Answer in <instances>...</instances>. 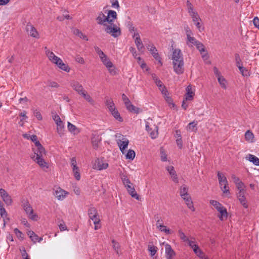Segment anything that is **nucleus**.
Returning <instances> with one entry per match:
<instances>
[{
    "instance_id": "nucleus-1",
    "label": "nucleus",
    "mask_w": 259,
    "mask_h": 259,
    "mask_svg": "<svg viewBox=\"0 0 259 259\" xmlns=\"http://www.w3.org/2000/svg\"><path fill=\"white\" fill-rule=\"evenodd\" d=\"M210 204L220 212V215L219 216V218L220 220L223 221L224 218L226 219L227 218L228 212L227 209L221 203L216 200H210Z\"/></svg>"
},
{
    "instance_id": "nucleus-2",
    "label": "nucleus",
    "mask_w": 259,
    "mask_h": 259,
    "mask_svg": "<svg viewBox=\"0 0 259 259\" xmlns=\"http://www.w3.org/2000/svg\"><path fill=\"white\" fill-rule=\"evenodd\" d=\"M105 29V31L110 34L114 37H117L121 35V30L119 27L114 24H110V25H106Z\"/></svg>"
},
{
    "instance_id": "nucleus-3",
    "label": "nucleus",
    "mask_w": 259,
    "mask_h": 259,
    "mask_svg": "<svg viewBox=\"0 0 259 259\" xmlns=\"http://www.w3.org/2000/svg\"><path fill=\"white\" fill-rule=\"evenodd\" d=\"M23 207L30 219L33 221H36L37 220V215L33 213V210L28 202H24L23 204Z\"/></svg>"
},
{
    "instance_id": "nucleus-4",
    "label": "nucleus",
    "mask_w": 259,
    "mask_h": 259,
    "mask_svg": "<svg viewBox=\"0 0 259 259\" xmlns=\"http://www.w3.org/2000/svg\"><path fill=\"white\" fill-rule=\"evenodd\" d=\"M146 130L150 134L152 139H155L158 135V127L154 124H150L149 122H146Z\"/></svg>"
},
{
    "instance_id": "nucleus-5",
    "label": "nucleus",
    "mask_w": 259,
    "mask_h": 259,
    "mask_svg": "<svg viewBox=\"0 0 259 259\" xmlns=\"http://www.w3.org/2000/svg\"><path fill=\"white\" fill-rule=\"evenodd\" d=\"M53 119L57 124V132L61 137L63 135L64 126L59 116L55 114L53 116Z\"/></svg>"
},
{
    "instance_id": "nucleus-6",
    "label": "nucleus",
    "mask_w": 259,
    "mask_h": 259,
    "mask_svg": "<svg viewBox=\"0 0 259 259\" xmlns=\"http://www.w3.org/2000/svg\"><path fill=\"white\" fill-rule=\"evenodd\" d=\"M171 59L172 60V63L184 61L183 55L180 49H173Z\"/></svg>"
},
{
    "instance_id": "nucleus-7",
    "label": "nucleus",
    "mask_w": 259,
    "mask_h": 259,
    "mask_svg": "<svg viewBox=\"0 0 259 259\" xmlns=\"http://www.w3.org/2000/svg\"><path fill=\"white\" fill-rule=\"evenodd\" d=\"M26 31L27 34L31 37L38 38L39 34L35 28L31 24L28 23L26 26Z\"/></svg>"
},
{
    "instance_id": "nucleus-8",
    "label": "nucleus",
    "mask_w": 259,
    "mask_h": 259,
    "mask_svg": "<svg viewBox=\"0 0 259 259\" xmlns=\"http://www.w3.org/2000/svg\"><path fill=\"white\" fill-rule=\"evenodd\" d=\"M0 195L3 201L7 205H11L12 203L11 197L8 194L6 191L3 189H0Z\"/></svg>"
},
{
    "instance_id": "nucleus-9",
    "label": "nucleus",
    "mask_w": 259,
    "mask_h": 259,
    "mask_svg": "<svg viewBox=\"0 0 259 259\" xmlns=\"http://www.w3.org/2000/svg\"><path fill=\"white\" fill-rule=\"evenodd\" d=\"M108 167V164L104 162L102 159L98 158L96 160L94 164L93 165V168L99 170L105 169Z\"/></svg>"
},
{
    "instance_id": "nucleus-10",
    "label": "nucleus",
    "mask_w": 259,
    "mask_h": 259,
    "mask_svg": "<svg viewBox=\"0 0 259 259\" xmlns=\"http://www.w3.org/2000/svg\"><path fill=\"white\" fill-rule=\"evenodd\" d=\"M174 70L178 75L182 74L184 72V62H175L172 63Z\"/></svg>"
},
{
    "instance_id": "nucleus-11",
    "label": "nucleus",
    "mask_w": 259,
    "mask_h": 259,
    "mask_svg": "<svg viewBox=\"0 0 259 259\" xmlns=\"http://www.w3.org/2000/svg\"><path fill=\"white\" fill-rule=\"evenodd\" d=\"M147 49L150 51L151 54L152 55L153 57L155 58V59L158 61V62L162 65V63L161 62V58L159 56L157 50L154 46L153 45H149L147 46Z\"/></svg>"
},
{
    "instance_id": "nucleus-12",
    "label": "nucleus",
    "mask_w": 259,
    "mask_h": 259,
    "mask_svg": "<svg viewBox=\"0 0 259 259\" xmlns=\"http://www.w3.org/2000/svg\"><path fill=\"white\" fill-rule=\"evenodd\" d=\"M153 79L154 80L156 84L158 87L159 90L161 91V93L166 96L167 93V91L165 88V87L163 85V83L161 80L158 79L156 76L154 74L152 75Z\"/></svg>"
},
{
    "instance_id": "nucleus-13",
    "label": "nucleus",
    "mask_w": 259,
    "mask_h": 259,
    "mask_svg": "<svg viewBox=\"0 0 259 259\" xmlns=\"http://www.w3.org/2000/svg\"><path fill=\"white\" fill-rule=\"evenodd\" d=\"M71 86L79 95H81L85 91L82 85L77 81H72L71 82Z\"/></svg>"
},
{
    "instance_id": "nucleus-14",
    "label": "nucleus",
    "mask_w": 259,
    "mask_h": 259,
    "mask_svg": "<svg viewBox=\"0 0 259 259\" xmlns=\"http://www.w3.org/2000/svg\"><path fill=\"white\" fill-rule=\"evenodd\" d=\"M165 249L166 259H173L176 256V252L172 249L171 246L168 244H166L165 245Z\"/></svg>"
},
{
    "instance_id": "nucleus-15",
    "label": "nucleus",
    "mask_w": 259,
    "mask_h": 259,
    "mask_svg": "<svg viewBox=\"0 0 259 259\" xmlns=\"http://www.w3.org/2000/svg\"><path fill=\"white\" fill-rule=\"evenodd\" d=\"M128 143V140L124 137H122V140L119 139L117 141L118 145L120 148V151L123 154L125 153V150L127 148Z\"/></svg>"
},
{
    "instance_id": "nucleus-16",
    "label": "nucleus",
    "mask_w": 259,
    "mask_h": 259,
    "mask_svg": "<svg viewBox=\"0 0 259 259\" xmlns=\"http://www.w3.org/2000/svg\"><path fill=\"white\" fill-rule=\"evenodd\" d=\"M195 46L200 52L202 56V58L203 59H207L208 58V56L207 53L206 52L205 47L203 44L200 41H198V43L196 44Z\"/></svg>"
},
{
    "instance_id": "nucleus-17",
    "label": "nucleus",
    "mask_w": 259,
    "mask_h": 259,
    "mask_svg": "<svg viewBox=\"0 0 259 259\" xmlns=\"http://www.w3.org/2000/svg\"><path fill=\"white\" fill-rule=\"evenodd\" d=\"M166 169L168 171L169 174L171 176L172 181L175 183H178L179 182V180L174 167L173 166H168L166 167Z\"/></svg>"
},
{
    "instance_id": "nucleus-18",
    "label": "nucleus",
    "mask_w": 259,
    "mask_h": 259,
    "mask_svg": "<svg viewBox=\"0 0 259 259\" xmlns=\"http://www.w3.org/2000/svg\"><path fill=\"white\" fill-rule=\"evenodd\" d=\"M130 195L133 198L136 199L137 200L139 199V196L137 194L134 187L133 186V184H129L125 187Z\"/></svg>"
},
{
    "instance_id": "nucleus-19",
    "label": "nucleus",
    "mask_w": 259,
    "mask_h": 259,
    "mask_svg": "<svg viewBox=\"0 0 259 259\" xmlns=\"http://www.w3.org/2000/svg\"><path fill=\"white\" fill-rule=\"evenodd\" d=\"M68 193L66 192L64 190L61 189L60 188H57L54 192V195L55 197L60 200H62L64 199L66 196V194H67Z\"/></svg>"
},
{
    "instance_id": "nucleus-20",
    "label": "nucleus",
    "mask_w": 259,
    "mask_h": 259,
    "mask_svg": "<svg viewBox=\"0 0 259 259\" xmlns=\"http://www.w3.org/2000/svg\"><path fill=\"white\" fill-rule=\"evenodd\" d=\"M27 234L34 243L37 242H40L42 240V238L39 237L33 231L30 230L28 231Z\"/></svg>"
},
{
    "instance_id": "nucleus-21",
    "label": "nucleus",
    "mask_w": 259,
    "mask_h": 259,
    "mask_svg": "<svg viewBox=\"0 0 259 259\" xmlns=\"http://www.w3.org/2000/svg\"><path fill=\"white\" fill-rule=\"evenodd\" d=\"M109 18H107V16H105L102 12L99 13L98 16L96 18L97 21V23L100 25H106L105 22H108Z\"/></svg>"
},
{
    "instance_id": "nucleus-22",
    "label": "nucleus",
    "mask_w": 259,
    "mask_h": 259,
    "mask_svg": "<svg viewBox=\"0 0 259 259\" xmlns=\"http://www.w3.org/2000/svg\"><path fill=\"white\" fill-rule=\"evenodd\" d=\"M88 212L90 219L92 221L95 219H96L99 218L98 211L95 207H90L88 209Z\"/></svg>"
},
{
    "instance_id": "nucleus-23",
    "label": "nucleus",
    "mask_w": 259,
    "mask_h": 259,
    "mask_svg": "<svg viewBox=\"0 0 259 259\" xmlns=\"http://www.w3.org/2000/svg\"><path fill=\"white\" fill-rule=\"evenodd\" d=\"M31 158L36 162L41 168H47L48 167V163L45 161L42 157H37L36 158L31 157Z\"/></svg>"
},
{
    "instance_id": "nucleus-24",
    "label": "nucleus",
    "mask_w": 259,
    "mask_h": 259,
    "mask_svg": "<svg viewBox=\"0 0 259 259\" xmlns=\"http://www.w3.org/2000/svg\"><path fill=\"white\" fill-rule=\"evenodd\" d=\"M34 155L32 157L36 158L37 157H43L44 155H46V151L44 147L37 148L36 149H34Z\"/></svg>"
},
{
    "instance_id": "nucleus-25",
    "label": "nucleus",
    "mask_w": 259,
    "mask_h": 259,
    "mask_svg": "<svg viewBox=\"0 0 259 259\" xmlns=\"http://www.w3.org/2000/svg\"><path fill=\"white\" fill-rule=\"evenodd\" d=\"M245 193H237V198L240 201V203L243 205V206L247 208L248 207V204L246 202V200L245 197L244 196Z\"/></svg>"
},
{
    "instance_id": "nucleus-26",
    "label": "nucleus",
    "mask_w": 259,
    "mask_h": 259,
    "mask_svg": "<svg viewBox=\"0 0 259 259\" xmlns=\"http://www.w3.org/2000/svg\"><path fill=\"white\" fill-rule=\"evenodd\" d=\"M185 202L187 207L191 209L192 211H195V208L193 206V203L190 195L188 197H185L182 198Z\"/></svg>"
},
{
    "instance_id": "nucleus-27",
    "label": "nucleus",
    "mask_w": 259,
    "mask_h": 259,
    "mask_svg": "<svg viewBox=\"0 0 259 259\" xmlns=\"http://www.w3.org/2000/svg\"><path fill=\"white\" fill-rule=\"evenodd\" d=\"M47 56L50 61L54 64H56L60 59L58 57L56 56L54 53L51 51H47Z\"/></svg>"
},
{
    "instance_id": "nucleus-28",
    "label": "nucleus",
    "mask_w": 259,
    "mask_h": 259,
    "mask_svg": "<svg viewBox=\"0 0 259 259\" xmlns=\"http://www.w3.org/2000/svg\"><path fill=\"white\" fill-rule=\"evenodd\" d=\"M107 18H109L108 19V23L110 24H112V22L113 20L117 18V13L115 11L113 10H109L108 13V15Z\"/></svg>"
},
{
    "instance_id": "nucleus-29",
    "label": "nucleus",
    "mask_w": 259,
    "mask_h": 259,
    "mask_svg": "<svg viewBox=\"0 0 259 259\" xmlns=\"http://www.w3.org/2000/svg\"><path fill=\"white\" fill-rule=\"evenodd\" d=\"M57 66L61 69L68 72L70 71V68L69 66L63 63V61L60 59V60L55 64Z\"/></svg>"
},
{
    "instance_id": "nucleus-30",
    "label": "nucleus",
    "mask_w": 259,
    "mask_h": 259,
    "mask_svg": "<svg viewBox=\"0 0 259 259\" xmlns=\"http://www.w3.org/2000/svg\"><path fill=\"white\" fill-rule=\"evenodd\" d=\"M180 195L182 198L188 197L190 195L188 193V188L186 185H184L181 187L180 189Z\"/></svg>"
},
{
    "instance_id": "nucleus-31",
    "label": "nucleus",
    "mask_w": 259,
    "mask_h": 259,
    "mask_svg": "<svg viewBox=\"0 0 259 259\" xmlns=\"http://www.w3.org/2000/svg\"><path fill=\"white\" fill-rule=\"evenodd\" d=\"M246 158L247 160L252 162L255 165H259V158L255 156L249 154L246 156Z\"/></svg>"
},
{
    "instance_id": "nucleus-32",
    "label": "nucleus",
    "mask_w": 259,
    "mask_h": 259,
    "mask_svg": "<svg viewBox=\"0 0 259 259\" xmlns=\"http://www.w3.org/2000/svg\"><path fill=\"white\" fill-rule=\"evenodd\" d=\"M186 43L190 47H192L193 46H196V44L198 43V40H196L194 37L189 35L187 37Z\"/></svg>"
},
{
    "instance_id": "nucleus-33",
    "label": "nucleus",
    "mask_w": 259,
    "mask_h": 259,
    "mask_svg": "<svg viewBox=\"0 0 259 259\" xmlns=\"http://www.w3.org/2000/svg\"><path fill=\"white\" fill-rule=\"evenodd\" d=\"M125 106L126 107V108L127 110L131 112L139 113V108L136 107L135 106H134L131 101L130 102H128V104L126 103L125 104Z\"/></svg>"
},
{
    "instance_id": "nucleus-34",
    "label": "nucleus",
    "mask_w": 259,
    "mask_h": 259,
    "mask_svg": "<svg viewBox=\"0 0 259 259\" xmlns=\"http://www.w3.org/2000/svg\"><path fill=\"white\" fill-rule=\"evenodd\" d=\"M92 143L94 147H97L98 143L101 141V138L97 134H92Z\"/></svg>"
},
{
    "instance_id": "nucleus-35",
    "label": "nucleus",
    "mask_w": 259,
    "mask_h": 259,
    "mask_svg": "<svg viewBox=\"0 0 259 259\" xmlns=\"http://www.w3.org/2000/svg\"><path fill=\"white\" fill-rule=\"evenodd\" d=\"M67 128L70 133H73L74 135L79 133L78 128H77L75 125L69 122H68Z\"/></svg>"
},
{
    "instance_id": "nucleus-36",
    "label": "nucleus",
    "mask_w": 259,
    "mask_h": 259,
    "mask_svg": "<svg viewBox=\"0 0 259 259\" xmlns=\"http://www.w3.org/2000/svg\"><path fill=\"white\" fill-rule=\"evenodd\" d=\"M156 227L161 232H163L166 234H170L172 233V231H171L168 228H167L165 226L162 224V223L159 224V225H157V226Z\"/></svg>"
},
{
    "instance_id": "nucleus-37",
    "label": "nucleus",
    "mask_w": 259,
    "mask_h": 259,
    "mask_svg": "<svg viewBox=\"0 0 259 259\" xmlns=\"http://www.w3.org/2000/svg\"><path fill=\"white\" fill-rule=\"evenodd\" d=\"M193 249L195 253L200 258H203L204 257V254L203 252L199 248L198 245H194Z\"/></svg>"
},
{
    "instance_id": "nucleus-38",
    "label": "nucleus",
    "mask_w": 259,
    "mask_h": 259,
    "mask_svg": "<svg viewBox=\"0 0 259 259\" xmlns=\"http://www.w3.org/2000/svg\"><path fill=\"white\" fill-rule=\"evenodd\" d=\"M112 115L117 120L121 122L123 121L122 118L120 116V115L118 110L115 108L113 109L110 111Z\"/></svg>"
},
{
    "instance_id": "nucleus-39",
    "label": "nucleus",
    "mask_w": 259,
    "mask_h": 259,
    "mask_svg": "<svg viewBox=\"0 0 259 259\" xmlns=\"http://www.w3.org/2000/svg\"><path fill=\"white\" fill-rule=\"evenodd\" d=\"M245 139L246 141L249 142H252L254 138V135L252 133V132L248 130L245 133Z\"/></svg>"
},
{
    "instance_id": "nucleus-40",
    "label": "nucleus",
    "mask_w": 259,
    "mask_h": 259,
    "mask_svg": "<svg viewBox=\"0 0 259 259\" xmlns=\"http://www.w3.org/2000/svg\"><path fill=\"white\" fill-rule=\"evenodd\" d=\"M106 105L107 106L109 111L115 108V105L111 98H107L105 101Z\"/></svg>"
},
{
    "instance_id": "nucleus-41",
    "label": "nucleus",
    "mask_w": 259,
    "mask_h": 259,
    "mask_svg": "<svg viewBox=\"0 0 259 259\" xmlns=\"http://www.w3.org/2000/svg\"><path fill=\"white\" fill-rule=\"evenodd\" d=\"M73 33L74 34H75V35L78 36L79 37H80V38H82L83 39H84V40H88V38L87 37V36L83 34L79 29H74L73 30Z\"/></svg>"
},
{
    "instance_id": "nucleus-42",
    "label": "nucleus",
    "mask_w": 259,
    "mask_h": 259,
    "mask_svg": "<svg viewBox=\"0 0 259 259\" xmlns=\"http://www.w3.org/2000/svg\"><path fill=\"white\" fill-rule=\"evenodd\" d=\"M135 44L137 46V48L138 50L139 51H143V50L144 49V45L141 41V38H135Z\"/></svg>"
},
{
    "instance_id": "nucleus-43",
    "label": "nucleus",
    "mask_w": 259,
    "mask_h": 259,
    "mask_svg": "<svg viewBox=\"0 0 259 259\" xmlns=\"http://www.w3.org/2000/svg\"><path fill=\"white\" fill-rule=\"evenodd\" d=\"M186 4L188 11L190 16L194 15L195 14L197 13V12L194 11L193 6L189 1H187Z\"/></svg>"
},
{
    "instance_id": "nucleus-44",
    "label": "nucleus",
    "mask_w": 259,
    "mask_h": 259,
    "mask_svg": "<svg viewBox=\"0 0 259 259\" xmlns=\"http://www.w3.org/2000/svg\"><path fill=\"white\" fill-rule=\"evenodd\" d=\"M120 178L125 187L129 184H131L130 180L125 175L121 174L120 175Z\"/></svg>"
},
{
    "instance_id": "nucleus-45",
    "label": "nucleus",
    "mask_w": 259,
    "mask_h": 259,
    "mask_svg": "<svg viewBox=\"0 0 259 259\" xmlns=\"http://www.w3.org/2000/svg\"><path fill=\"white\" fill-rule=\"evenodd\" d=\"M218 81L221 86V87L224 89H227V80L226 79L223 77H219L218 78Z\"/></svg>"
},
{
    "instance_id": "nucleus-46",
    "label": "nucleus",
    "mask_w": 259,
    "mask_h": 259,
    "mask_svg": "<svg viewBox=\"0 0 259 259\" xmlns=\"http://www.w3.org/2000/svg\"><path fill=\"white\" fill-rule=\"evenodd\" d=\"M238 68L242 76L244 77H247L250 75L249 72L248 71V70L246 69L245 67H244L243 66H239Z\"/></svg>"
},
{
    "instance_id": "nucleus-47",
    "label": "nucleus",
    "mask_w": 259,
    "mask_h": 259,
    "mask_svg": "<svg viewBox=\"0 0 259 259\" xmlns=\"http://www.w3.org/2000/svg\"><path fill=\"white\" fill-rule=\"evenodd\" d=\"M236 187L238 190V193H245V190L244 189L245 186L243 182H238V183L236 185Z\"/></svg>"
},
{
    "instance_id": "nucleus-48",
    "label": "nucleus",
    "mask_w": 259,
    "mask_h": 259,
    "mask_svg": "<svg viewBox=\"0 0 259 259\" xmlns=\"http://www.w3.org/2000/svg\"><path fill=\"white\" fill-rule=\"evenodd\" d=\"M197 125V121H193L188 124L187 129L191 130L192 131H196L197 130L196 128Z\"/></svg>"
},
{
    "instance_id": "nucleus-49",
    "label": "nucleus",
    "mask_w": 259,
    "mask_h": 259,
    "mask_svg": "<svg viewBox=\"0 0 259 259\" xmlns=\"http://www.w3.org/2000/svg\"><path fill=\"white\" fill-rule=\"evenodd\" d=\"M81 96H82L85 100H86L88 102L90 103L91 104H93L94 103V100L91 98V97L88 95L86 92V91H84V93H83Z\"/></svg>"
},
{
    "instance_id": "nucleus-50",
    "label": "nucleus",
    "mask_w": 259,
    "mask_h": 259,
    "mask_svg": "<svg viewBox=\"0 0 259 259\" xmlns=\"http://www.w3.org/2000/svg\"><path fill=\"white\" fill-rule=\"evenodd\" d=\"M112 243L113 244V248L114 250L115 251L116 253L119 255L120 249L119 244L114 239L112 240Z\"/></svg>"
},
{
    "instance_id": "nucleus-51",
    "label": "nucleus",
    "mask_w": 259,
    "mask_h": 259,
    "mask_svg": "<svg viewBox=\"0 0 259 259\" xmlns=\"http://www.w3.org/2000/svg\"><path fill=\"white\" fill-rule=\"evenodd\" d=\"M103 64L105 66L108 65L110 67V65L112 64V62L110 60L109 58L106 55H105L104 57L102 59H100Z\"/></svg>"
},
{
    "instance_id": "nucleus-52",
    "label": "nucleus",
    "mask_w": 259,
    "mask_h": 259,
    "mask_svg": "<svg viewBox=\"0 0 259 259\" xmlns=\"http://www.w3.org/2000/svg\"><path fill=\"white\" fill-rule=\"evenodd\" d=\"M179 236L180 239L184 242H186L187 241H188L189 237L185 235L184 233L182 231V230H179L178 231Z\"/></svg>"
},
{
    "instance_id": "nucleus-53",
    "label": "nucleus",
    "mask_w": 259,
    "mask_h": 259,
    "mask_svg": "<svg viewBox=\"0 0 259 259\" xmlns=\"http://www.w3.org/2000/svg\"><path fill=\"white\" fill-rule=\"evenodd\" d=\"M135 152L133 150H129L126 154V158L128 159L133 160L135 157Z\"/></svg>"
},
{
    "instance_id": "nucleus-54",
    "label": "nucleus",
    "mask_w": 259,
    "mask_h": 259,
    "mask_svg": "<svg viewBox=\"0 0 259 259\" xmlns=\"http://www.w3.org/2000/svg\"><path fill=\"white\" fill-rule=\"evenodd\" d=\"M217 176L218 178L219 184H221L222 181L227 180V179L226 177L225 176V175L223 174H222V172H221L220 171H218Z\"/></svg>"
},
{
    "instance_id": "nucleus-55",
    "label": "nucleus",
    "mask_w": 259,
    "mask_h": 259,
    "mask_svg": "<svg viewBox=\"0 0 259 259\" xmlns=\"http://www.w3.org/2000/svg\"><path fill=\"white\" fill-rule=\"evenodd\" d=\"M189 87H187V93L186 94V95H185V99L186 101H187V100H192L193 99V92L192 91H191L189 89Z\"/></svg>"
},
{
    "instance_id": "nucleus-56",
    "label": "nucleus",
    "mask_w": 259,
    "mask_h": 259,
    "mask_svg": "<svg viewBox=\"0 0 259 259\" xmlns=\"http://www.w3.org/2000/svg\"><path fill=\"white\" fill-rule=\"evenodd\" d=\"M94 49L97 54L99 55L100 59H102L105 56L104 53L97 46L94 47Z\"/></svg>"
},
{
    "instance_id": "nucleus-57",
    "label": "nucleus",
    "mask_w": 259,
    "mask_h": 259,
    "mask_svg": "<svg viewBox=\"0 0 259 259\" xmlns=\"http://www.w3.org/2000/svg\"><path fill=\"white\" fill-rule=\"evenodd\" d=\"M106 67L107 68L109 72L111 75H114L116 74L115 68L112 63L111 65H110V67L108 65H106Z\"/></svg>"
},
{
    "instance_id": "nucleus-58",
    "label": "nucleus",
    "mask_w": 259,
    "mask_h": 259,
    "mask_svg": "<svg viewBox=\"0 0 259 259\" xmlns=\"http://www.w3.org/2000/svg\"><path fill=\"white\" fill-rule=\"evenodd\" d=\"M0 215L3 218L7 215V212L4 207V205L2 203H0Z\"/></svg>"
},
{
    "instance_id": "nucleus-59",
    "label": "nucleus",
    "mask_w": 259,
    "mask_h": 259,
    "mask_svg": "<svg viewBox=\"0 0 259 259\" xmlns=\"http://www.w3.org/2000/svg\"><path fill=\"white\" fill-rule=\"evenodd\" d=\"M186 242L188 243V245L192 248H194V245H197L195 244V239L193 237H190L188 239V241H187Z\"/></svg>"
},
{
    "instance_id": "nucleus-60",
    "label": "nucleus",
    "mask_w": 259,
    "mask_h": 259,
    "mask_svg": "<svg viewBox=\"0 0 259 259\" xmlns=\"http://www.w3.org/2000/svg\"><path fill=\"white\" fill-rule=\"evenodd\" d=\"M21 252V255L23 259H30L29 255L26 252L25 247H22V249H20Z\"/></svg>"
},
{
    "instance_id": "nucleus-61",
    "label": "nucleus",
    "mask_w": 259,
    "mask_h": 259,
    "mask_svg": "<svg viewBox=\"0 0 259 259\" xmlns=\"http://www.w3.org/2000/svg\"><path fill=\"white\" fill-rule=\"evenodd\" d=\"M235 57L236 64V66H237V67L238 68L239 66H242V64L241 63V60L239 55L237 53L235 54Z\"/></svg>"
},
{
    "instance_id": "nucleus-62",
    "label": "nucleus",
    "mask_w": 259,
    "mask_h": 259,
    "mask_svg": "<svg viewBox=\"0 0 259 259\" xmlns=\"http://www.w3.org/2000/svg\"><path fill=\"white\" fill-rule=\"evenodd\" d=\"M14 232L18 238L21 240L23 239V234L18 229H14Z\"/></svg>"
},
{
    "instance_id": "nucleus-63",
    "label": "nucleus",
    "mask_w": 259,
    "mask_h": 259,
    "mask_svg": "<svg viewBox=\"0 0 259 259\" xmlns=\"http://www.w3.org/2000/svg\"><path fill=\"white\" fill-rule=\"evenodd\" d=\"M126 26L128 28L129 31L132 32L133 31H136L137 29L133 26V24L131 22L129 21L126 24Z\"/></svg>"
},
{
    "instance_id": "nucleus-64",
    "label": "nucleus",
    "mask_w": 259,
    "mask_h": 259,
    "mask_svg": "<svg viewBox=\"0 0 259 259\" xmlns=\"http://www.w3.org/2000/svg\"><path fill=\"white\" fill-rule=\"evenodd\" d=\"M148 250L150 251L151 256L154 255L157 252V247L155 246H149Z\"/></svg>"
}]
</instances>
